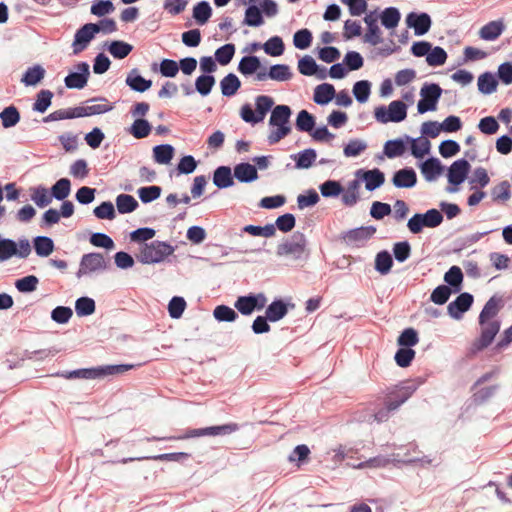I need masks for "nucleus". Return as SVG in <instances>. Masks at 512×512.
<instances>
[{
	"mask_svg": "<svg viewBox=\"0 0 512 512\" xmlns=\"http://www.w3.org/2000/svg\"><path fill=\"white\" fill-rule=\"evenodd\" d=\"M306 246V236L304 233L296 231L290 238L285 239L277 246L276 254L279 257L290 256L294 260H299L304 255Z\"/></svg>",
	"mask_w": 512,
	"mask_h": 512,
	"instance_id": "7",
	"label": "nucleus"
},
{
	"mask_svg": "<svg viewBox=\"0 0 512 512\" xmlns=\"http://www.w3.org/2000/svg\"><path fill=\"white\" fill-rule=\"evenodd\" d=\"M443 214L435 209L431 208L425 213L414 214L407 222V228L412 234H419L426 228H436L443 222Z\"/></svg>",
	"mask_w": 512,
	"mask_h": 512,
	"instance_id": "5",
	"label": "nucleus"
},
{
	"mask_svg": "<svg viewBox=\"0 0 512 512\" xmlns=\"http://www.w3.org/2000/svg\"><path fill=\"white\" fill-rule=\"evenodd\" d=\"M292 110L288 105L279 104L274 106L269 118V125L277 127L276 130L271 131L268 135L269 144L273 145L278 143L281 139L285 138L291 132L290 117Z\"/></svg>",
	"mask_w": 512,
	"mask_h": 512,
	"instance_id": "1",
	"label": "nucleus"
},
{
	"mask_svg": "<svg viewBox=\"0 0 512 512\" xmlns=\"http://www.w3.org/2000/svg\"><path fill=\"white\" fill-rule=\"evenodd\" d=\"M463 272L459 266H451L444 274L446 286L451 288L454 293H459L462 289Z\"/></svg>",
	"mask_w": 512,
	"mask_h": 512,
	"instance_id": "34",
	"label": "nucleus"
},
{
	"mask_svg": "<svg viewBox=\"0 0 512 512\" xmlns=\"http://www.w3.org/2000/svg\"><path fill=\"white\" fill-rule=\"evenodd\" d=\"M125 84L132 90L138 93H143L149 90L152 86V80L145 79L137 68H133L126 76Z\"/></svg>",
	"mask_w": 512,
	"mask_h": 512,
	"instance_id": "27",
	"label": "nucleus"
},
{
	"mask_svg": "<svg viewBox=\"0 0 512 512\" xmlns=\"http://www.w3.org/2000/svg\"><path fill=\"white\" fill-rule=\"evenodd\" d=\"M114 10L115 6L111 0H95L90 7V13L99 18L111 14Z\"/></svg>",
	"mask_w": 512,
	"mask_h": 512,
	"instance_id": "60",
	"label": "nucleus"
},
{
	"mask_svg": "<svg viewBox=\"0 0 512 512\" xmlns=\"http://www.w3.org/2000/svg\"><path fill=\"white\" fill-rule=\"evenodd\" d=\"M356 176L365 182V188L368 191H374L385 182V175L378 168L371 170L359 169L356 171Z\"/></svg>",
	"mask_w": 512,
	"mask_h": 512,
	"instance_id": "18",
	"label": "nucleus"
},
{
	"mask_svg": "<svg viewBox=\"0 0 512 512\" xmlns=\"http://www.w3.org/2000/svg\"><path fill=\"white\" fill-rule=\"evenodd\" d=\"M505 30L502 20L490 21L479 31V37L485 41L496 40Z\"/></svg>",
	"mask_w": 512,
	"mask_h": 512,
	"instance_id": "31",
	"label": "nucleus"
},
{
	"mask_svg": "<svg viewBox=\"0 0 512 512\" xmlns=\"http://www.w3.org/2000/svg\"><path fill=\"white\" fill-rule=\"evenodd\" d=\"M315 124V117L307 110L303 109L298 112L295 121V127L298 131L310 133L314 129Z\"/></svg>",
	"mask_w": 512,
	"mask_h": 512,
	"instance_id": "48",
	"label": "nucleus"
},
{
	"mask_svg": "<svg viewBox=\"0 0 512 512\" xmlns=\"http://www.w3.org/2000/svg\"><path fill=\"white\" fill-rule=\"evenodd\" d=\"M54 94L47 89L40 90L36 95V100L33 103L32 109L38 113H45L52 104Z\"/></svg>",
	"mask_w": 512,
	"mask_h": 512,
	"instance_id": "53",
	"label": "nucleus"
},
{
	"mask_svg": "<svg viewBox=\"0 0 512 512\" xmlns=\"http://www.w3.org/2000/svg\"><path fill=\"white\" fill-rule=\"evenodd\" d=\"M96 305L94 299L82 296L75 302V311L79 317L89 316L95 312Z\"/></svg>",
	"mask_w": 512,
	"mask_h": 512,
	"instance_id": "58",
	"label": "nucleus"
},
{
	"mask_svg": "<svg viewBox=\"0 0 512 512\" xmlns=\"http://www.w3.org/2000/svg\"><path fill=\"white\" fill-rule=\"evenodd\" d=\"M335 97V87L330 83H322L315 87L313 101L321 106L327 105Z\"/></svg>",
	"mask_w": 512,
	"mask_h": 512,
	"instance_id": "29",
	"label": "nucleus"
},
{
	"mask_svg": "<svg viewBox=\"0 0 512 512\" xmlns=\"http://www.w3.org/2000/svg\"><path fill=\"white\" fill-rule=\"evenodd\" d=\"M102 371L99 366L92 368H81L72 371H61L52 374L51 376L62 377L65 379H101Z\"/></svg>",
	"mask_w": 512,
	"mask_h": 512,
	"instance_id": "25",
	"label": "nucleus"
},
{
	"mask_svg": "<svg viewBox=\"0 0 512 512\" xmlns=\"http://www.w3.org/2000/svg\"><path fill=\"white\" fill-rule=\"evenodd\" d=\"M264 52L272 57H279L285 52V44L280 36L270 37L263 45Z\"/></svg>",
	"mask_w": 512,
	"mask_h": 512,
	"instance_id": "50",
	"label": "nucleus"
},
{
	"mask_svg": "<svg viewBox=\"0 0 512 512\" xmlns=\"http://www.w3.org/2000/svg\"><path fill=\"white\" fill-rule=\"evenodd\" d=\"M0 119L2 126L8 129L16 126L19 123L21 116L19 110L14 105H10L0 112Z\"/></svg>",
	"mask_w": 512,
	"mask_h": 512,
	"instance_id": "49",
	"label": "nucleus"
},
{
	"mask_svg": "<svg viewBox=\"0 0 512 512\" xmlns=\"http://www.w3.org/2000/svg\"><path fill=\"white\" fill-rule=\"evenodd\" d=\"M392 183L396 188H413L417 184V174L412 167H404L394 172Z\"/></svg>",
	"mask_w": 512,
	"mask_h": 512,
	"instance_id": "24",
	"label": "nucleus"
},
{
	"mask_svg": "<svg viewBox=\"0 0 512 512\" xmlns=\"http://www.w3.org/2000/svg\"><path fill=\"white\" fill-rule=\"evenodd\" d=\"M477 86L480 93L490 95L497 90L498 79L494 73L486 71L479 75Z\"/></svg>",
	"mask_w": 512,
	"mask_h": 512,
	"instance_id": "32",
	"label": "nucleus"
},
{
	"mask_svg": "<svg viewBox=\"0 0 512 512\" xmlns=\"http://www.w3.org/2000/svg\"><path fill=\"white\" fill-rule=\"evenodd\" d=\"M241 87V81L234 73L227 74L220 81L221 93L224 97H232Z\"/></svg>",
	"mask_w": 512,
	"mask_h": 512,
	"instance_id": "40",
	"label": "nucleus"
},
{
	"mask_svg": "<svg viewBox=\"0 0 512 512\" xmlns=\"http://www.w3.org/2000/svg\"><path fill=\"white\" fill-rule=\"evenodd\" d=\"M109 53L118 60L126 58L133 50V46L123 40H112L107 44Z\"/></svg>",
	"mask_w": 512,
	"mask_h": 512,
	"instance_id": "42",
	"label": "nucleus"
},
{
	"mask_svg": "<svg viewBox=\"0 0 512 512\" xmlns=\"http://www.w3.org/2000/svg\"><path fill=\"white\" fill-rule=\"evenodd\" d=\"M442 88L437 83H424L420 90L421 99L417 103V111L424 114L429 111H435L441 95Z\"/></svg>",
	"mask_w": 512,
	"mask_h": 512,
	"instance_id": "8",
	"label": "nucleus"
},
{
	"mask_svg": "<svg viewBox=\"0 0 512 512\" xmlns=\"http://www.w3.org/2000/svg\"><path fill=\"white\" fill-rule=\"evenodd\" d=\"M407 109L408 106L403 101L394 100L388 106H377L374 110V117L381 124L399 123L406 119Z\"/></svg>",
	"mask_w": 512,
	"mask_h": 512,
	"instance_id": "4",
	"label": "nucleus"
},
{
	"mask_svg": "<svg viewBox=\"0 0 512 512\" xmlns=\"http://www.w3.org/2000/svg\"><path fill=\"white\" fill-rule=\"evenodd\" d=\"M406 141L411 143V154L416 159H422L425 155L430 153L431 143L427 138H412L409 135H406Z\"/></svg>",
	"mask_w": 512,
	"mask_h": 512,
	"instance_id": "35",
	"label": "nucleus"
},
{
	"mask_svg": "<svg viewBox=\"0 0 512 512\" xmlns=\"http://www.w3.org/2000/svg\"><path fill=\"white\" fill-rule=\"evenodd\" d=\"M212 16V8L208 1L196 3L192 10V17L198 25H205Z\"/></svg>",
	"mask_w": 512,
	"mask_h": 512,
	"instance_id": "39",
	"label": "nucleus"
},
{
	"mask_svg": "<svg viewBox=\"0 0 512 512\" xmlns=\"http://www.w3.org/2000/svg\"><path fill=\"white\" fill-rule=\"evenodd\" d=\"M511 185L507 180H503L490 190L492 202L502 204L511 198Z\"/></svg>",
	"mask_w": 512,
	"mask_h": 512,
	"instance_id": "36",
	"label": "nucleus"
},
{
	"mask_svg": "<svg viewBox=\"0 0 512 512\" xmlns=\"http://www.w3.org/2000/svg\"><path fill=\"white\" fill-rule=\"evenodd\" d=\"M273 108L274 100L271 96L259 95L255 98V111L250 103H245L240 109V117L244 122L255 125L262 122Z\"/></svg>",
	"mask_w": 512,
	"mask_h": 512,
	"instance_id": "2",
	"label": "nucleus"
},
{
	"mask_svg": "<svg viewBox=\"0 0 512 512\" xmlns=\"http://www.w3.org/2000/svg\"><path fill=\"white\" fill-rule=\"evenodd\" d=\"M500 326L499 320L487 321L484 326H481L480 336L472 343L469 349V355H476L478 352L489 347L498 334Z\"/></svg>",
	"mask_w": 512,
	"mask_h": 512,
	"instance_id": "11",
	"label": "nucleus"
},
{
	"mask_svg": "<svg viewBox=\"0 0 512 512\" xmlns=\"http://www.w3.org/2000/svg\"><path fill=\"white\" fill-rule=\"evenodd\" d=\"M503 305L504 302L502 297H499L497 295H493L492 297H490L479 314V325L484 326L487 321L494 318L502 309Z\"/></svg>",
	"mask_w": 512,
	"mask_h": 512,
	"instance_id": "23",
	"label": "nucleus"
},
{
	"mask_svg": "<svg viewBox=\"0 0 512 512\" xmlns=\"http://www.w3.org/2000/svg\"><path fill=\"white\" fill-rule=\"evenodd\" d=\"M152 126L148 120L144 118H137L134 120L129 128V133L136 139H143L149 136Z\"/></svg>",
	"mask_w": 512,
	"mask_h": 512,
	"instance_id": "51",
	"label": "nucleus"
},
{
	"mask_svg": "<svg viewBox=\"0 0 512 512\" xmlns=\"http://www.w3.org/2000/svg\"><path fill=\"white\" fill-rule=\"evenodd\" d=\"M290 157L294 160L296 169H309L317 159V152L313 148H307Z\"/></svg>",
	"mask_w": 512,
	"mask_h": 512,
	"instance_id": "30",
	"label": "nucleus"
},
{
	"mask_svg": "<svg viewBox=\"0 0 512 512\" xmlns=\"http://www.w3.org/2000/svg\"><path fill=\"white\" fill-rule=\"evenodd\" d=\"M474 297L469 292L460 293L447 306L448 314L455 320H460L463 314L467 312L473 305Z\"/></svg>",
	"mask_w": 512,
	"mask_h": 512,
	"instance_id": "17",
	"label": "nucleus"
},
{
	"mask_svg": "<svg viewBox=\"0 0 512 512\" xmlns=\"http://www.w3.org/2000/svg\"><path fill=\"white\" fill-rule=\"evenodd\" d=\"M377 231V228L373 225L361 226L347 231H343L340 234V240L345 245L352 248H361L373 238Z\"/></svg>",
	"mask_w": 512,
	"mask_h": 512,
	"instance_id": "9",
	"label": "nucleus"
},
{
	"mask_svg": "<svg viewBox=\"0 0 512 512\" xmlns=\"http://www.w3.org/2000/svg\"><path fill=\"white\" fill-rule=\"evenodd\" d=\"M109 265V260H107L102 253L91 252L84 254L80 259L76 277L81 279L84 276L104 272L109 268Z\"/></svg>",
	"mask_w": 512,
	"mask_h": 512,
	"instance_id": "6",
	"label": "nucleus"
},
{
	"mask_svg": "<svg viewBox=\"0 0 512 512\" xmlns=\"http://www.w3.org/2000/svg\"><path fill=\"white\" fill-rule=\"evenodd\" d=\"M214 318L219 322H234L238 319V313L231 307L221 304L213 310Z\"/></svg>",
	"mask_w": 512,
	"mask_h": 512,
	"instance_id": "59",
	"label": "nucleus"
},
{
	"mask_svg": "<svg viewBox=\"0 0 512 512\" xmlns=\"http://www.w3.org/2000/svg\"><path fill=\"white\" fill-rule=\"evenodd\" d=\"M235 50V45L232 43H227L217 48L214 54L216 62L221 66L228 65L234 57Z\"/></svg>",
	"mask_w": 512,
	"mask_h": 512,
	"instance_id": "57",
	"label": "nucleus"
},
{
	"mask_svg": "<svg viewBox=\"0 0 512 512\" xmlns=\"http://www.w3.org/2000/svg\"><path fill=\"white\" fill-rule=\"evenodd\" d=\"M174 154L175 149L170 144H159L153 147V159L158 164H169Z\"/></svg>",
	"mask_w": 512,
	"mask_h": 512,
	"instance_id": "43",
	"label": "nucleus"
},
{
	"mask_svg": "<svg viewBox=\"0 0 512 512\" xmlns=\"http://www.w3.org/2000/svg\"><path fill=\"white\" fill-rule=\"evenodd\" d=\"M470 170L471 165L466 159L461 158L454 161L447 170V179L450 186L446 188V191L456 193L458 186L467 179Z\"/></svg>",
	"mask_w": 512,
	"mask_h": 512,
	"instance_id": "10",
	"label": "nucleus"
},
{
	"mask_svg": "<svg viewBox=\"0 0 512 512\" xmlns=\"http://www.w3.org/2000/svg\"><path fill=\"white\" fill-rule=\"evenodd\" d=\"M352 92L359 103H365L371 94V83L368 80H359L354 83Z\"/></svg>",
	"mask_w": 512,
	"mask_h": 512,
	"instance_id": "64",
	"label": "nucleus"
},
{
	"mask_svg": "<svg viewBox=\"0 0 512 512\" xmlns=\"http://www.w3.org/2000/svg\"><path fill=\"white\" fill-rule=\"evenodd\" d=\"M313 41L312 32L307 28L297 30L293 35V45L299 50L309 48Z\"/></svg>",
	"mask_w": 512,
	"mask_h": 512,
	"instance_id": "56",
	"label": "nucleus"
},
{
	"mask_svg": "<svg viewBox=\"0 0 512 512\" xmlns=\"http://www.w3.org/2000/svg\"><path fill=\"white\" fill-rule=\"evenodd\" d=\"M75 71H71L64 78V84L68 89H83L90 76V66L87 62L81 61L75 65Z\"/></svg>",
	"mask_w": 512,
	"mask_h": 512,
	"instance_id": "12",
	"label": "nucleus"
},
{
	"mask_svg": "<svg viewBox=\"0 0 512 512\" xmlns=\"http://www.w3.org/2000/svg\"><path fill=\"white\" fill-rule=\"evenodd\" d=\"M364 22L367 26V32L364 36V42L376 46L382 42L381 30L378 26V16L376 11H372L364 17Z\"/></svg>",
	"mask_w": 512,
	"mask_h": 512,
	"instance_id": "19",
	"label": "nucleus"
},
{
	"mask_svg": "<svg viewBox=\"0 0 512 512\" xmlns=\"http://www.w3.org/2000/svg\"><path fill=\"white\" fill-rule=\"evenodd\" d=\"M46 71L40 64H35L27 68L23 73L21 82L25 86H36L45 77Z\"/></svg>",
	"mask_w": 512,
	"mask_h": 512,
	"instance_id": "33",
	"label": "nucleus"
},
{
	"mask_svg": "<svg viewBox=\"0 0 512 512\" xmlns=\"http://www.w3.org/2000/svg\"><path fill=\"white\" fill-rule=\"evenodd\" d=\"M293 307L294 304L288 303L282 298H277L266 307L265 316L270 322H278L288 314L289 308Z\"/></svg>",
	"mask_w": 512,
	"mask_h": 512,
	"instance_id": "22",
	"label": "nucleus"
},
{
	"mask_svg": "<svg viewBox=\"0 0 512 512\" xmlns=\"http://www.w3.org/2000/svg\"><path fill=\"white\" fill-rule=\"evenodd\" d=\"M320 193L325 198L338 197L343 192V187L337 180H326L319 186Z\"/></svg>",
	"mask_w": 512,
	"mask_h": 512,
	"instance_id": "63",
	"label": "nucleus"
},
{
	"mask_svg": "<svg viewBox=\"0 0 512 512\" xmlns=\"http://www.w3.org/2000/svg\"><path fill=\"white\" fill-rule=\"evenodd\" d=\"M234 176L240 183H252L259 178L257 167L249 162H240L233 167Z\"/></svg>",
	"mask_w": 512,
	"mask_h": 512,
	"instance_id": "26",
	"label": "nucleus"
},
{
	"mask_svg": "<svg viewBox=\"0 0 512 512\" xmlns=\"http://www.w3.org/2000/svg\"><path fill=\"white\" fill-rule=\"evenodd\" d=\"M237 70L245 77L256 75L259 71H262L261 60L255 55L243 56L238 63Z\"/></svg>",
	"mask_w": 512,
	"mask_h": 512,
	"instance_id": "28",
	"label": "nucleus"
},
{
	"mask_svg": "<svg viewBox=\"0 0 512 512\" xmlns=\"http://www.w3.org/2000/svg\"><path fill=\"white\" fill-rule=\"evenodd\" d=\"M379 18L386 29H394L400 22L401 14L398 8L390 6L381 12Z\"/></svg>",
	"mask_w": 512,
	"mask_h": 512,
	"instance_id": "45",
	"label": "nucleus"
},
{
	"mask_svg": "<svg viewBox=\"0 0 512 512\" xmlns=\"http://www.w3.org/2000/svg\"><path fill=\"white\" fill-rule=\"evenodd\" d=\"M292 77L293 73L289 65L274 64L269 67L268 71L265 68L259 71L255 76V80L261 82L271 79L277 82H286L291 80Z\"/></svg>",
	"mask_w": 512,
	"mask_h": 512,
	"instance_id": "13",
	"label": "nucleus"
},
{
	"mask_svg": "<svg viewBox=\"0 0 512 512\" xmlns=\"http://www.w3.org/2000/svg\"><path fill=\"white\" fill-rule=\"evenodd\" d=\"M408 142L409 141H406V135L404 136V138L388 140L384 144V154L390 159L399 157L403 155L404 152L406 151V144Z\"/></svg>",
	"mask_w": 512,
	"mask_h": 512,
	"instance_id": "37",
	"label": "nucleus"
},
{
	"mask_svg": "<svg viewBox=\"0 0 512 512\" xmlns=\"http://www.w3.org/2000/svg\"><path fill=\"white\" fill-rule=\"evenodd\" d=\"M174 247L163 241H152L144 244L137 255V259L142 264H156L164 261L168 256L174 253Z\"/></svg>",
	"mask_w": 512,
	"mask_h": 512,
	"instance_id": "3",
	"label": "nucleus"
},
{
	"mask_svg": "<svg viewBox=\"0 0 512 512\" xmlns=\"http://www.w3.org/2000/svg\"><path fill=\"white\" fill-rule=\"evenodd\" d=\"M162 193V188L158 185L140 187L137 191L138 197L142 203L147 204L157 200Z\"/></svg>",
	"mask_w": 512,
	"mask_h": 512,
	"instance_id": "62",
	"label": "nucleus"
},
{
	"mask_svg": "<svg viewBox=\"0 0 512 512\" xmlns=\"http://www.w3.org/2000/svg\"><path fill=\"white\" fill-rule=\"evenodd\" d=\"M490 183V177L487 170L483 167H477L474 169L472 176L469 179L471 185L470 190L476 188L483 189Z\"/></svg>",
	"mask_w": 512,
	"mask_h": 512,
	"instance_id": "55",
	"label": "nucleus"
},
{
	"mask_svg": "<svg viewBox=\"0 0 512 512\" xmlns=\"http://www.w3.org/2000/svg\"><path fill=\"white\" fill-rule=\"evenodd\" d=\"M235 176L234 171L231 169L230 166L227 165H221L218 166L214 171L212 175V181L213 184L218 189H227L235 184Z\"/></svg>",
	"mask_w": 512,
	"mask_h": 512,
	"instance_id": "21",
	"label": "nucleus"
},
{
	"mask_svg": "<svg viewBox=\"0 0 512 512\" xmlns=\"http://www.w3.org/2000/svg\"><path fill=\"white\" fill-rule=\"evenodd\" d=\"M264 23L262 11L259 6L250 4L245 10L243 24L249 27H259Z\"/></svg>",
	"mask_w": 512,
	"mask_h": 512,
	"instance_id": "44",
	"label": "nucleus"
},
{
	"mask_svg": "<svg viewBox=\"0 0 512 512\" xmlns=\"http://www.w3.org/2000/svg\"><path fill=\"white\" fill-rule=\"evenodd\" d=\"M151 69L154 72L158 71L163 77L173 78L179 72V65L177 61L165 58L159 63V65L157 63H153Z\"/></svg>",
	"mask_w": 512,
	"mask_h": 512,
	"instance_id": "41",
	"label": "nucleus"
},
{
	"mask_svg": "<svg viewBox=\"0 0 512 512\" xmlns=\"http://www.w3.org/2000/svg\"><path fill=\"white\" fill-rule=\"evenodd\" d=\"M393 256L388 250L379 251L374 260V269L381 275L390 273L393 266Z\"/></svg>",
	"mask_w": 512,
	"mask_h": 512,
	"instance_id": "38",
	"label": "nucleus"
},
{
	"mask_svg": "<svg viewBox=\"0 0 512 512\" xmlns=\"http://www.w3.org/2000/svg\"><path fill=\"white\" fill-rule=\"evenodd\" d=\"M238 430L239 425L237 423H227L222 425L191 429L187 432L186 437L194 438L202 436L230 435Z\"/></svg>",
	"mask_w": 512,
	"mask_h": 512,
	"instance_id": "16",
	"label": "nucleus"
},
{
	"mask_svg": "<svg viewBox=\"0 0 512 512\" xmlns=\"http://www.w3.org/2000/svg\"><path fill=\"white\" fill-rule=\"evenodd\" d=\"M116 207L120 214H128L135 211L139 204L137 200L129 194H119L116 197Z\"/></svg>",
	"mask_w": 512,
	"mask_h": 512,
	"instance_id": "52",
	"label": "nucleus"
},
{
	"mask_svg": "<svg viewBox=\"0 0 512 512\" xmlns=\"http://www.w3.org/2000/svg\"><path fill=\"white\" fill-rule=\"evenodd\" d=\"M71 192V181L68 178H60L50 188L52 199L63 201Z\"/></svg>",
	"mask_w": 512,
	"mask_h": 512,
	"instance_id": "47",
	"label": "nucleus"
},
{
	"mask_svg": "<svg viewBox=\"0 0 512 512\" xmlns=\"http://www.w3.org/2000/svg\"><path fill=\"white\" fill-rule=\"evenodd\" d=\"M31 200L39 208H44L52 202V196L46 187L39 185L32 188Z\"/></svg>",
	"mask_w": 512,
	"mask_h": 512,
	"instance_id": "54",
	"label": "nucleus"
},
{
	"mask_svg": "<svg viewBox=\"0 0 512 512\" xmlns=\"http://www.w3.org/2000/svg\"><path fill=\"white\" fill-rule=\"evenodd\" d=\"M95 30L96 28L94 29V27L91 26L90 22L82 25L79 29L76 30L71 45L74 55H78L87 49L90 42L97 35Z\"/></svg>",
	"mask_w": 512,
	"mask_h": 512,
	"instance_id": "15",
	"label": "nucleus"
},
{
	"mask_svg": "<svg viewBox=\"0 0 512 512\" xmlns=\"http://www.w3.org/2000/svg\"><path fill=\"white\" fill-rule=\"evenodd\" d=\"M408 28L414 30L415 36H423L432 26L431 16L426 12H410L405 19Z\"/></svg>",
	"mask_w": 512,
	"mask_h": 512,
	"instance_id": "14",
	"label": "nucleus"
},
{
	"mask_svg": "<svg viewBox=\"0 0 512 512\" xmlns=\"http://www.w3.org/2000/svg\"><path fill=\"white\" fill-rule=\"evenodd\" d=\"M447 58L448 55L444 48L440 46H432L426 57V62L431 67H438L444 65Z\"/></svg>",
	"mask_w": 512,
	"mask_h": 512,
	"instance_id": "61",
	"label": "nucleus"
},
{
	"mask_svg": "<svg viewBox=\"0 0 512 512\" xmlns=\"http://www.w3.org/2000/svg\"><path fill=\"white\" fill-rule=\"evenodd\" d=\"M419 168L425 180L433 182L443 173L445 167L437 157L431 156L420 163Z\"/></svg>",
	"mask_w": 512,
	"mask_h": 512,
	"instance_id": "20",
	"label": "nucleus"
},
{
	"mask_svg": "<svg viewBox=\"0 0 512 512\" xmlns=\"http://www.w3.org/2000/svg\"><path fill=\"white\" fill-rule=\"evenodd\" d=\"M33 247L39 257H48L55 248L54 241L48 236H36L33 239Z\"/></svg>",
	"mask_w": 512,
	"mask_h": 512,
	"instance_id": "46",
	"label": "nucleus"
}]
</instances>
